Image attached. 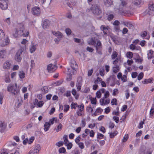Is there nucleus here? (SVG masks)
Returning <instances> with one entry per match:
<instances>
[{"instance_id": "5", "label": "nucleus", "mask_w": 154, "mask_h": 154, "mask_svg": "<svg viewBox=\"0 0 154 154\" xmlns=\"http://www.w3.org/2000/svg\"><path fill=\"white\" fill-rule=\"evenodd\" d=\"M142 2L141 0H132V4L129 6V8L133 10L135 8L140 7Z\"/></svg>"}, {"instance_id": "59", "label": "nucleus", "mask_w": 154, "mask_h": 154, "mask_svg": "<svg viewBox=\"0 0 154 154\" xmlns=\"http://www.w3.org/2000/svg\"><path fill=\"white\" fill-rule=\"evenodd\" d=\"M128 138V135L127 134H125L123 138L122 139V141L123 142H126Z\"/></svg>"}, {"instance_id": "3", "label": "nucleus", "mask_w": 154, "mask_h": 154, "mask_svg": "<svg viewBox=\"0 0 154 154\" xmlns=\"http://www.w3.org/2000/svg\"><path fill=\"white\" fill-rule=\"evenodd\" d=\"M0 45L2 47L7 45L10 42L8 37L5 36L4 31L1 29H0Z\"/></svg>"}, {"instance_id": "43", "label": "nucleus", "mask_w": 154, "mask_h": 154, "mask_svg": "<svg viewBox=\"0 0 154 154\" xmlns=\"http://www.w3.org/2000/svg\"><path fill=\"white\" fill-rule=\"evenodd\" d=\"M126 56L128 58L131 59L133 57V54L131 52H128L126 54Z\"/></svg>"}, {"instance_id": "13", "label": "nucleus", "mask_w": 154, "mask_h": 154, "mask_svg": "<svg viewBox=\"0 0 154 154\" xmlns=\"http://www.w3.org/2000/svg\"><path fill=\"white\" fill-rule=\"evenodd\" d=\"M102 98L100 100V105L102 106H105L109 103L110 100L109 98Z\"/></svg>"}, {"instance_id": "58", "label": "nucleus", "mask_w": 154, "mask_h": 154, "mask_svg": "<svg viewBox=\"0 0 154 154\" xmlns=\"http://www.w3.org/2000/svg\"><path fill=\"white\" fill-rule=\"evenodd\" d=\"M62 127L63 126L62 125L61 123H60L57 127V128L56 129V131L57 132H58L59 131H60L62 129Z\"/></svg>"}, {"instance_id": "23", "label": "nucleus", "mask_w": 154, "mask_h": 154, "mask_svg": "<svg viewBox=\"0 0 154 154\" xmlns=\"http://www.w3.org/2000/svg\"><path fill=\"white\" fill-rule=\"evenodd\" d=\"M104 4L106 7H109L113 5L112 0H104Z\"/></svg>"}, {"instance_id": "11", "label": "nucleus", "mask_w": 154, "mask_h": 154, "mask_svg": "<svg viewBox=\"0 0 154 154\" xmlns=\"http://www.w3.org/2000/svg\"><path fill=\"white\" fill-rule=\"evenodd\" d=\"M95 48L98 54L101 55L102 54L101 50L102 47L101 43L100 41H97L95 46Z\"/></svg>"}, {"instance_id": "14", "label": "nucleus", "mask_w": 154, "mask_h": 154, "mask_svg": "<svg viewBox=\"0 0 154 154\" xmlns=\"http://www.w3.org/2000/svg\"><path fill=\"white\" fill-rule=\"evenodd\" d=\"M120 1L121 3L119 6L118 11H120L122 10H123V8L125 7L127 4V0H120Z\"/></svg>"}, {"instance_id": "18", "label": "nucleus", "mask_w": 154, "mask_h": 154, "mask_svg": "<svg viewBox=\"0 0 154 154\" xmlns=\"http://www.w3.org/2000/svg\"><path fill=\"white\" fill-rule=\"evenodd\" d=\"M11 66V60H8L4 63L3 68L5 69H8L10 68Z\"/></svg>"}, {"instance_id": "9", "label": "nucleus", "mask_w": 154, "mask_h": 154, "mask_svg": "<svg viewBox=\"0 0 154 154\" xmlns=\"http://www.w3.org/2000/svg\"><path fill=\"white\" fill-rule=\"evenodd\" d=\"M8 1L0 0V8L2 10L6 9L8 8Z\"/></svg>"}, {"instance_id": "2", "label": "nucleus", "mask_w": 154, "mask_h": 154, "mask_svg": "<svg viewBox=\"0 0 154 154\" xmlns=\"http://www.w3.org/2000/svg\"><path fill=\"white\" fill-rule=\"evenodd\" d=\"M17 27L18 30L15 28L12 31V35L14 37L16 38L22 36L27 37L28 36L29 31L25 29L24 25L23 23L18 24Z\"/></svg>"}, {"instance_id": "30", "label": "nucleus", "mask_w": 154, "mask_h": 154, "mask_svg": "<svg viewBox=\"0 0 154 154\" xmlns=\"http://www.w3.org/2000/svg\"><path fill=\"white\" fill-rule=\"evenodd\" d=\"M36 49V45L33 44H31L29 47V51L31 53L34 52Z\"/></svg>"}, {"instance_id": "20", "label": "nucleus", "mask_w": 154, "mask_h": 154, "mask_svg": "<svg viewBox=\"0 0 154 154\" xmlns=\"http://www.w3.org/2000/svg\"><path fill=\"white\" fill-rule=\"evenodd\" d=\"M50 23L49 20H44L42 21V25L44 29H47L50 25Z\"/></svg>"}, {"instance_id": "10", "label": "nucleus", "mask_w": 154, "mask_h": 154, "mask_svg": "<svg viewBox=\"0 0 154 154\" xmlns=\"http://www.w3.org/2000/svg\"><path fill=\"white\" fill-rule=\"evenodd\" d=\"M73 68L71 67V68H68L67 73V74L69 75V80L68 81H70L71 79V75H73L75 74L76 72V69L77 68Z\"/></svg>"}, {"instance_id": "7", "label": "nucleus", "mask_w": 154, "mask_h": 154, "mask_svg": "<svg viewBox=\"0 0 154 154\" xmlns=\"http://www.w3.org/2000/svg\"><path fill=\"white\" fill-rule=\"evenodd\" d=\"M147 15L152 16L154 14V4H150L149 5V8L145 11Z\"/></svg>"}, {"instance_id": "37", "label": "nucleus", "mask_w": 154, "mask_h": 154, "mask_svg": "<svg viewBox=\"0 0 154 154\" xmlns=\"http://www.w3.org/2000/svg\"><path fill=\"white\" fill-rule=\"evenodd\" d=\"M86 125V119L85 118H82L81 121V123L80 124L81 127L82 128L85 127Z\"/></svg>"}, {"instance_id": "32", "label": "nucleus", "mask_w": 154, "mask_h": 154, "mask_svg": "<svg viewBox=\"0 0 154 154\" xmlns=\"http://www.w3.org/2000/svg\"><path fill=\"white\" fill-rule=\"evenodd\" d=\"M125 25L128 27L129 29H131L134 27V24L131 22H127L124 23Z\"/></svg>"}, {"instance_id": "17", "label": "nucleus", "mask_w": 154, "mask_h": 154, "mask_svg": "<svg viewBox=\"0 0 154 154\" xmlns=\"http://www.w3.org/2000/svg\"><path fill=\"white\" fill-rule=\"evenodd\" d=\"M33 103L34 105L39 107H41L43 105L44 103L43 101L42 100L38 101L37 99H35Z\"/></svg>"}, {"instance_id": "4", "label": "nucleus", "mask_w": 154, "mask_h": 154, "mask_svg": "<svg viewBox=\"0 0 154 154\" xmlns=\"http://www.w3.org/2000/svg\"><path fill=\"white\" fill-rule=\"evenodd\" d=\"M90 9L93 14L95 15H99L102 13L101 9L96 5H92Z\"/></svg>"}, {"instance_id": "57", "label": "nucleus", "mask_w": 154, "mask_h": 154, "mask_svg": "<svg viewBox=\"0 0 154 154\" xmlns=\"http://www.w3.org/2000/svg\"><path fill=\"white\" fill-rule=\"evenodd\" d=\"M96 97L98 98H100L101 96V93L100 91H98L96 93Z\"/></svg>"}, {"instance_id": "29", "label": "nucleus", "mask_w": 154, "mask_h": 154, "mask_svg": "<svg viewBox=\"0 0 154 154\" xmlns=\"http://www.w3.org/2000/svg\"><path fill=\"white\" fill-rule=\"evenodd\" d=\"M97 41L96 37L91 38L88 41V43L89 45H93L95 44Z\"/></svg>"}, {"instance_id": "44", "label": "nucleus", "mask_w": 154, "mask_h": 154, "mask_svg": "<svg viewBox=\"0 0 154 154\" xmlns=\"http://www.w3.org/2000/svg\"><path fill=\"white\" fill-rule=\"evenodd\" d=\"M109 134L110 137L111 138H113L116 135L118 134V132L117 131H114L112 133H109Z\"/></svg>"}, {"instance_id": "38", "label": "nucleus", "mask_w": 154, "mask_h": 154, "mask_svg": "<svg viewBox=\"0 0 154 154\" xmlns=\"http://www.w3.org/2000/svg\"><path fill=\"white\" fill-rule=\"evenodd\" d=\"M103 111V110L100 107L98 108L97 109L95 112L93 114L94 116H96V113H101Z\"/></svg>"}, {"instance_id": "27", "label": "nucleus", "mask_w": 154, "mask_h": 154, "mask_svg": "<svg viewBox=\"0 0 154 154\" xmlns=\"http://www.w3.org/2000/svg\"><path fill=\"white\" fill-rule=\"evenodd\" d=\"M154 52L152 50H150L147 52V57L148 60H150L153 58V54Z\"/></svg>"}, {"instance_id": "6", "label": "nucleus", "mask_w": 154, "mask_h": 154, "mask_svg": "<svg viewBox=\"0 0 154 154\" xmlns=\"http://www.w3.org/2000/svg\"><path fill=\"white\" fill-rule=\"evenodd\" d=\"M23 48H21L16 53L15 56L14 58L15 60L17 62H20L22 59V58L21 57V55L22 54L23 52Z\"/></svg>"}, {"instance_id": "50", "label": "nucleus", "mask_w": 154, "mask_h": 154, "mask_svg": "<svg viewBox=\"0 0 154 154\" xmlns=\"http://www.w3.org/2000/svg\"><path fill=\"white\" fill-rule=\"evenodd\" d=\"M111 103L112 105H117V99L116 98H113L112 99L111 101Z\"/></svg>"}, {"instance_id": "24", "label": "nucleus", "mask_w": 154, "mask_h": 154, "mask_svg": "<svg viewBox=\"0 0 154 154\" xmlns=\"http://www.w3.org/2000/svg\"><path fill=\"white\" fill-rule=\"evenodd\" d=\"M52 34L57 37L58 39L61 38L63 37L62 34L59 31L56 32L54 31H52Z\"/></svg>"}, {"instance_id": "21", "label": "nucleus", "mask_w": 154, "mask_h": 154, "mask_svg": "<svg viewBox=\"0 0 154 154\" xmlns=\"http://www.w3.org/2000/svg\"><path fill=\"white\" fill-rule=\"evenodd\" d=\"M105 16L107 18V19H112L114 16L113 13L111 11L107 12Z\"/></svg>"}, {"instance_id": "54", "label": "nucleus", "mask_w": 154, "mask_h": 154, "mask_svg": "<svg viewBox=\"0 0 154 154\" xmlns=\"http://www.w3.org/2000/svg\"><path fill=\"white\" fill-rule=\"evenodd\" d=\"M82 85L81 84L76 83V86L77 87V90L78 91H79L81 89L82 86Z\"/></svg>"}, {"instance_id": "53", "label": "nucleus", "mask_w": 154, "mask_h": 154, "mask_svg": "<svg viewBox=\"0 0 154 154\" xmlns=\"http://www.w3.org/2000/svg\"><path fill=\"white\" fill-rule=\"evenodd\" d=\"M42 90L45 93H48V89L46 86H44L42 88Z\"/></svg>"}, {"instance_id": "60", "label": "nucleus", "mask_w": 154, "mask_h": 154, "mask_svg": "<svg viewBox=\"0 0 154 154\" xmlns=\"http://www.w3.org/2000/svg\"><path fill=\"white\" fill-rule=\"evenodd\" d=\"M82 78L81 77H79L77 78V82L76 83L81 84L82 85Z\"/></svg>"}, {"instance_id": "46", "label": "nucleus", "mask_w": 154, "mask_h": 154, "mask_svg": "<svg viewBox=\"0 0 154 154\" xmlns=\"http://www.w3.org/2000/svg\"><path fill=\"white\" fill-rule=\"evenodd\" d=\"M119 70V66H116L113 68V71L115 73L117 72Z\"/></svg>"}, {"instance_id": "49", "label": "nucleus", "mask_w": 154, "mask_h": 154, "mask_svg": "<svg viewBox=\"0 0 154 154\" xmlns=\"http://www.w3.org/2000/svg\"><path fill=\"white\" fill-rule=\"evenodd\" d=\"M58 151L60 153H65L66 152V150L65 148L62 147L59 149Z\"/></svg>"}, {"instance_id": "22", "label": "nucleus", "mask_w": 154, "mask_h": 154, "mask_svg": "<svg viewBox=\"0 0 154 154\" xmlns=\"http://www.w3.org/2000/svg\"><path fill=\"white\" fill-rule=\"evenodd\" d=\"M69 63L71 67L73 68H77L78 66L76 63L74 59H72L69 61Z\"/></svg>"}, {"instance_id": "19", "label": "nucleus", "mask_w": 154, "mask_h": 154, "mask_svg": "<svg viewBox=\"0 0 154 154\" xmlns=\"http://www.w3.org/2000/svg\"><path fill=\"white\" fill-rule=\"evenodd\" d=\"M6 124L4 122L0 121V132L3 133L5 131L6 127Z\"/></svg>"}, {"instance_id": "56", "label": "nucleus", "mask_w": 154, "mask_h": 154, "mask_svg": "<svg viewBox=\"0 0 154 154\" xmlns=\"http://www.w3.org/2000/svg\"><path fill=\"white\" fill-rule=\"evenodd\" d=\"M65 32L67 35H69L71 34L72 31L71 29L69 28H66L65 29Z\"/></svg>"}, {"instance_id": "51", "label": "nucleus", "mask_w": 154, "mask_h": 154, "mask_svg": "<svg viewBox=\"0 0 154 154\" xmlns=\"http://www.w3.org/2000/svg\"><path fill=\"white\" fill-rule=\"evenodd\" d=\"M69 106L68 105H66L64 106V111L65 112H67L69 110Z\"/></svg>"}, {"instance_id": "62", "label": "nucleus", "mask_w": 154, "mask_h": 154, "mask_svg": "<svg viewBox=\"0 0 154 154\" xmlns=\"http://www.w3.org/2000/svg\"><path fill=\"white\" fill-rule=\"evenodd\" d=\"M63 144V141H59L56 143V145L58 147L62 146Z\"/></svg>"}, {"instance_id": "39", "label": "nucleus", "mask_w": 154, "mask_h": 154, "mask_svg": "<svg viewBox=\"0 0 154 154\" xmlns=\"http://www.w3.org/2000/svg\"><path fill=\"white\" fill-rule=\"evenodd\" d=\"M57 120V118L55 117L53 118L52 119H50L49 120V123H50L51 124V125H53L54 123V121H56Z\"/></svg>"}, {"instance_id": "61", "label": "nucleus", "mask_w": 154, "mask_h": 154, "mask_svg": "<svg viewBox=\"0 0 154 154\" xmlns=\"http://www.w3.org/2000/svg\"><path fill=\"white\" fill-rule=\"evenodd\" d=\"M91 103L92 104H96L97 100L96 98H91L90 99Z\"/></svg>"}, {"instance_id": "16", "label": "nucleus", "mask_w": 154, "mask_h": 154, "mask_svg": "<svg viewBox=\"0 0 154 154\" xmlns=\"http://www.w3.org/2000/svg\"><path fill=\"white\" fill-rule=\"evenodd\" d=\"M119 13L122 15H124L125 16H130L133 14V11H125L123 10L121 11H118Z\"/></svg>"}, {"instance_id": "55", "label": "nucleus", "mask_w": 154, "mask_h": 154, "mask_svg": "<svg viewBox=\"0 0 154 154\" xmlns=\"http://www.w3.org/2000/svg\"><path fill=\"white\" fill-rule=\"evenodd\" d=\"M119 93L118 90L117 89L115 88L113 90L112 94L113 96H115Z\"/></svg>"}, {"instance_id": "8", "label": "nucleus", "mask_w": 154, "mask_h": 154, "mask_svg": "<svg viewBox=\"0 0 154 154\" xmlns=\"http://www.w3.org/2000/svg\"><path fill=\"white\" fill-rule=\"evenodd\" d=\"M41 150V146L39 144H37L35 147L34 149L31 150L29 152V154H38Z\"/></svg>"}, {"instance_id": "26", "label": "nucleus", "mask_w": 154, "mask_h": 154, "mask_svg": "<svg viewBox=\"0 0 154 154\" xmlns=\"http://www.w3.org/2000/svg\"><path fill=\"white\" fill-rule=\"evenodd\" d=\"M140 36L143 39H149L150 38V36L149 35H148L147 32L146 31H144L142 32L140 35Z\"/></svg>"}, {"instance_id": "41", "label": "nucleus", "mask_w": 154, "mask_h": 154, "mask_svg": "<svg viewBox=\"0 0 154 154\" xmlns=\"http://www.w3.org/2000/svg\"><path fill=\"white\" fill-rule=\"evenodd\" d=\"M63 144H64L69 143V141L68 140V136L65 135L63 137Z\"/></svg>"}, {"instance_id": "31", "label": "nucleus", "mask_w": 154, "mask_h": 154, "mask_svg": "<svg viewBox=\"0 0 154 154\" xmlns=\"http://www.w3.org/2000/svg\"><path fill=\"white\" fill-rule=\"evenodd\" d=\"M51 124L48 122H46L45 123L44 127V130L45 131H47L49 129Z\"/></svg>"}, {"instance_id": "33", "label": "nucleus", "mask_w": 154, "mask_h": 154, "mask_svg": "<svg viewBox=\"0 0 154 154\" xmlns=\"http://www.w3.org/2000/svg\"><path fill=\"white\" fill-rule=\"evenodd\" d=\"M100 29L102 30L104 35H106L107 34V32L108 31L107 28L104 25H102L100 27Z\"/></svg>"}, {"instance_id": "1", "label": "nucleus", "mask_w": 154, "mask_h": 154, "mask_svg": "<svg viewBox=\"0 0 154 154\" xmlns=\"http://www.w3.org/2000/svg\"><path fill=\"white\" fill-rule=\"evenodd\" d=\"M7 91L10 92L13 96L18 98V104L17 107H19L22 103L23 101L20 97V90L17 87V84L9 85L7 88Z\"/></svg>"}, {"instance_id": "15", "label": "nucleus", "mask_w": 154, "mask_h": 154, "mask_svg": "<svg viewBox=\"0 0 154 154\" xmlns=\"http://www.w3.org/2000/svg\"><path fill=\"white\" fill-rule=\"evenodd\" d=\"M32 12L33 14L38 15L40 13V9L38 7H34L32 9Z\"/></svg>"}, {"instance_id": "63", "label": "nucleus", "mask_w": 154, "mask_h": 154, "mask_svg": "<svg viewBox=\"0 0 154 154\" xmlns=\"http://www.w3.org/2000/svg\"><path fill=\"white\" fill-rule=\"evenodd\" d=\"M104 68H103L102 69H100V75L102 76H103L104 75Z\"/></svg>"}, {"instance_id": "34", "label": "nucleus", "mask_w": 154, "mask_h": 154, "mask_svg": "<svg viewBox=\"0 0 154 154\" xmlns=\"http://www.w3.org/2000/svg\"><path fill=\"white\" fill-rule=\"evenodd\" d=\"M6 51L5 50L3 49L0 51V58H4L5 56Z\"/></svg>"}, {"instance_id": "40", "label": "nucleus", "mask_w": 154, "mask_h": 154, "mask_svg": "<svg viewBox=\"0 0 154 154\" xmlns=\"http://www.w3.org/2000/svg\"><path fill=\"white\" fill-rule=\"evenodd\" d=\"M78 106V105L76 103L72 102L71 104V107L72 109H75Z\"/></svg>"}, {"instance_id": "45", "label": "nucleus", "mask_w": 154, "mask_h": 154, "mask_svg": "<svg viewBox=\"0 0 154 154\" xmlns=\"http://www.w3.org/2000/svg\"><path fill=\"white\" fill-rule=\"evenodd\" d=\"M117 53L115 51H113L111 56V57L112 59L113 60L115 59L117 57Z\"/></svg>"}, {"instance_id": "52", "label": "nucleus", "mask_w": 154, "mask_h": 154, "mask_svg": "<svg viewBox=\"0 0 154 154\" xmlns=\"http://www.w3.org/2000/svg\"><path fill=\"white\" fill-rule=\"evenodd\" d=\"M143 76V72L140 73L137 77V79L139 80H140L142 79Z\"/></svg>"}, {"instance_id": "42", "label": "nucleus", "mask_w": 154, "mask_h": 154, "mask_svg": "<svg viewBox=\"0 0 154 154\" xmlns=\"http://www.w3.org/2000/svg\"><path fill=\"white\" fill-rule=\"evenodd\" d=\"M65 146L67 147V148L68 149H70L72 148V144L71 143L69 142L65 144Z\"/></svg>"}, {"instance_id": "64", "label": "nucleus", "mask_w": 154, "mask_h": 154, "mask_svg": "<svg viewBox=\"0 0 154 154\" xmlns=\"http://www.w3.org/2000/svg\"><path fill=\"white\" fill-rule=\"evenodd\" d=\"M109 96V92L108 91H106L104 95V97L103 98H104L105 99L107 98Z\"/></svg>"}, {"instance_id": "25", "label": "nucleus", "mask_w": 154, "mask_h": 154, "mask_svg": "<svg viewBox=\"0 0 154 154\" xmlns=\"http://www.w3.org/2000/svg\"><path fill=\"white\" fill-rule=\"evenodd\" d=\"M153 82V78H151L147 79H145L143 81H142V82L144 84H147L148 83H152Z\"/></svg>"}, {"instance_id": "28", "label": "nucleus", "mask_w": 154, "mask_h": 154, "mask_svg": "<svg viewBox=\"0 0 154 154\" xmlns=\"http://www.w3.org/2000/svg\"><path fill=\"white\" fill-rule=\"evenodd\" d=\"M153 115H154V105H152L149 111V117L151 119H153Z\"/></svg>"}, {"instance_id": "36", "label": "nucleus", "mask_w": 154, "mask_h": 154, "mask_svg": "<svg viewBox=\"0 0 154 154\" xmlns=\"http://www.w3.org/2000/svg\"><path fill=\"white\" fill-rule=\"evenodd\" d=\"M84 110H77L76 111V113L78 116H84Z\"/></svg>"}, {"instance_id": "12", "label": "nucleus", "mask_w": 154, "mask_h": 154, "mask_svg": "<svg viewBox=\"0 0 154 154\" xmlns=\"http://www.w3.org/2000/svg\"><path fill=\"white\" fill-rule=\"evenodd\" d=\"M57 68V66L51 63L49 64L47 66V69L49 72H51L55 70Z\"/></svg>"}, {"instance_id": "47", "label": "nucleus", "mask_w": 154, "mask_h": 154, "mask_svg": "<svg viewBox=\"0 0 154 154\" xmlns=\"http://www.w3.org/2000/svg\"><path fill=\"white\" fill-rule=\"evenodd\" d=\"M78 108V110H84V106L83 104H82L80 105H78V107H77Z\"/></svg>"}, {"instance_id": "48", "label": "nucleus", "mask_w": 154, "mask_h": 154, "mask_svg": "<svg viewBox=\"0 0 154 154\" xmlns=\"http://www.w3.org/2000/svg\"><path fill=\"white\" fill-rule=\"evenodd\" d=\"M77 144L78 145L79 147L81 149H83L85 147L84 144L83 142H79V143H78V144Z\"/></svg>"}, {"instance_id": "35", "label": "nucleus", "mask_w": 154, "mask_h": 154, "mask_svg": "<svg viewBox=\"0 0 154 154\" xmlns=\"http://www.w3.org/2000/svg\"><path fill=\"white\" fill-rule=\"evenodd\" d=\"M18 75L20 79H23L25 77V74L23 71H20L18 73Z\"/></svg>"}]
</instances>
